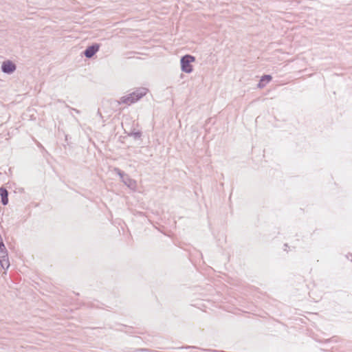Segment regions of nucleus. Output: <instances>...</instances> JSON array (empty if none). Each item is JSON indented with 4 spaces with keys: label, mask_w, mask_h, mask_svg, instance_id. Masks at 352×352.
<instances>
[{
    "label": "nucleus",
    "mask_w": 352,
    "mask_h": 352,
    "mask_svg": "<svg viewBox=\"0 0 352 352\" xmlns=\"http://www.w3.org/2000/svg\"><path fill=\"white\" fill-rule=\"evenodd\" d=\"M145 90L146 91L143 92H139V89H137L136 91H133L126 96H122L118 100V104H123L128 106L134 104L146 94V91H148V89Z\"/></svg>",
    "instance_id": "1"
},
{
    "label": "nucleus",
    "mask_w": 352,
    "mask_h": 352,
    "mask_svg": "<svg viewBox=\"0 0 352 352\" xmlns=\"http://www.w3.org/2000/svg\"><path fill=\"white\" fill-rule=\"evenodd\" d=\"M195 61V57L186 54L183 56L180 59L181 69L185 73H190L192 71V65L191 63Z\"/></svg>",
    "instance_id": "2"
},
{
    "label": "nucleus",
    "mask_w": 352,
    "mask_h": 352,
    "mask_svg": "<svg viewBox=\"0 0 352 352\" xmlns=\"http://www.w3.org/2000/svg\"><path fill=\"white\" fill-rule=\"evenodd\" d=\"M114 173L119 175L121 181L129 188L133 189L136 187V182L131 179L127 174L119 168H114Z\"/></svg>",
    "instance_id": "3"
},
{
    "label": "nucleus",
    "mask_w": 352,
    "mask_h": 352,
    "mask_svg": "<svg viewBox=\"0 0 352 352\" xmlns=\"http://www.w3.org/2000/svg\"><path fill=\"white\" fill-rule=\"evenodd\" d=\"M0 265L3 269H8L10 266L8 251L2 237H0Z\"/></svg>",
    "instance_id": "4"
},
{
    "label": "nucleus",
    "mask_w": 352,
    "mask_h": 352,
    "mask_svg": "<svg viewBox=\"0 0 352 352\" xmlns=\"http://www.w3.org/2000/svg\"><path fill=\"white\" fill-rule=\"evenodd\" d=\"M16 69V66L12 60H4L1 65V71L4 74H12Z\"/></svg>",
    "instance_id": "5"
},
{
    "label": "nucleus",
    "mask_w": 352,
    "mask_h": 352,
    "mask_svg": "<svg viewBox=\"0 0 352 352\" xmlns=\"http://www.w3.org/2000/svg\"><path fill=\"white\" fill-rule=\"evenodd\" d=\"M100 45L98 43H94L91 45L88 46L83 54L86 58H91L93 57L99 50Z\"/></svg>",
    "instance_id": "6"
},
{
    "label": "nucleus",
    "mask_w": 352,
    "mask_h": 352,
    "mask_svg": "<svg viewBox=\"0 0 352 352\" xmlns=\"http://www.w3.org/2000/svg\"><path fill=\"white\" fill-rule=\"evenodd\" d=\"M0 197L1 203L3 206H6L8 204V191L3 186L0 187Z\"/></svg>",
    "instance_id": "7"
},
{
    "label": "nucleus",
    "mask_w": 352,
    "mask_h": 352,
    "mask_svg": "<svg viewBox=\"0 0 352 352\" xmlns=\"http://www.w3.org/2000/svg\"><path fill=\"white\" fill-rule=\"evenodd\" d=\"M272 79V77L271 75L266 74L263 75L258 82L256 85V88H263L266 85L270 82Z\"/></svg>",
    "instance_id": "8"
},
{
    "label": "nucleus",
    "mask_w": 352,
    "mask_h": 352,
    "mask_svg": "<svg viewBox=\"0 0 352 352\" xmlns=\"http://www.w3.org/2000/svg\"><path fill=\"white\" fill-rule=\"evenodd\" d=\"M129 136L133 137L135 140H139L142 135L141 131H135L133 129L131 132L128 133Z\"/></svg>",
    "instance_id": "9"
},
{
    "label": "nucleus",
    "mask_w": 352,
    "mask_h": 352,
    "mask_svg": "<svg viewBox=\"0 0 352 352\" xmlns=\"http://www.w3.org/2000/svg\"><path fill=\"white\" fill-rule=\"evenodd\" d=\"M336 337L333 336L331 338H329V339H324V340H319L318 342H321V343H329V342H336Z\"/></svg>",
    "instance_id": "10"
},
{
    "label": "nucleus",
    "mask_w": 352,
    "mask_h": 352,
    "mask_svg": "<svg viewBox=\"0 0 352 352\" xmlns=\"http://www.w3.org/2000/svg\"><path fill=\"white\" fill-rule=\"evenodd\" d=\"M190 348H195V346H182V349H190Z\"/></svg>",
    "instance_id": "11"
},
{
    "label": "nucleus",
    "mask_w": 352,
    "mask_h": 352,
    "mask_svg": "<svg viewBox=\"0 0 352 352\" xmlns=\"http://www.w3.org/2000/svg\"><path fill=\"white\" fill-rule=\"evenodd\" d=\"M207 351H208V352H224L223 351H217V350H207Z\"/></svg>",
    "instance_id": "12"
},
{
    "label": "nucleus",
    "mask_w": 352,
    "mask_h": 352,
    "mask_svg": "<svg viewBox=\"0 0 352 352\" xmlns=\"http://www.w3.org/2000/svg\"><path fill=\"white\" fill-rule=\"evenodd\" d=\"M38 146L40 148H43V146L40 143H38Z\"/></svg>",
    "instance_id": "13"
},
{
    "label": "nucleus",
    "mask_w": 352,
    "mask_h": 352,
    "mask_svg": "<svg viewBox=\"0 0 352 352\" xmlns=\"http://www.w3.org/2000/svg\"><path fill=\"white\" fill-rule=\"evenodd\" d=\"M349 256H351L352 258V254H349V255H347L346 257L348 259H349Z\"/></svg>",
    "instance_id": "14"
},
{
    "label": "nucleus",
    "mask_w": 352,
    "mask_h": 352,
    "mask_svg": "<svg viewBox=\"0 0 352 352\" xmlns=\"http://www.w3.org/2000/svg\"><path fill=\"white\" fill-rule=\"evenodd\" d=\"M65 139L67 140V135H65Z\"/></svg>",
    "instance_id": "15"
}]
</instances>
